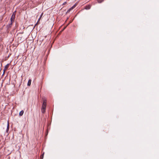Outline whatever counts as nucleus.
Instances as JSON below:
<instances>
[{
    "instance_id": "nucleus-8",
    "label": "nucleus",
    "mask_w": 159,
    "mask_h": 159,
    "mask_svg": "<svg viewBox=\"0 0 159 159\" xmlns=\"http://www.w3.org/2000/svg\"><path fill=\"white\" fill-rule=\"evenodd\" d=\"M73 9V8L71 7L67 11V12L68 13L71 10H72Z\"/></svg>"
},
{
    "instance_id": "nucleus-9",
    "label": "nucleus",
    "mask_w": 159,
    "mask_h": 159,
    "mask_svg": "<svg viewBox=\"0 0 159 159\" xmlns=\"http://www.w3.org/2000/svg\"><path fill=\"white\" fill-rule=\"evenodd\" d=\"M43 14V13H42L41 14V15H40V17H39V19L38 20V22H37V24L38 23V22H39V20H40V18H41V17H42V16Z\"/></svg>"
},
{
    "instance_id": "nucleus-15",
    "label": "nucleus",
    "mask_w": 159,
    "mask_h": 159,
    "mask_svg": "<svg viewBox=\"0 0 159 159\" xmlns=\"http://www.w3.org/2000/svg\"><path fill=\"white\" fill-rule=\"evenodd\" d=\"M16 12V11H15V12H14L12 14H15L16 15V14H15Z\"/></svg>"
},
{
    "instance_id": "nucleus-6",
    "label": "nucleus",
    "mask_w": 159,
    "mask_h": 159,
    "mask_svg": "<svg viewBox=\"0 0 159 159\" xmlns=\"http://www.w3.org/2000/svg\"><path fill=\"white\" fill-rule=\"evenodd\" d=\"M12 22H11V23L7 25V27L8 28H10L11 27L12 25Z\"/></svg>"
},
{
    "instance_id": "nucleus-11",
    "label": "nucleus",
    "mask_w": 159,
    "mask_h": 159,
    "mask_svg": "<svg viewBox=\"0 0 159 159\" xmlns=\"http://www.w3.org/2000/svg\"><path fill=\"white\" fill-rule=\"evenodd\" d=\"M9 129V125L8 124L7 126V130H8Z\"/></svg>"
},
{
    "instance_id": "nucleus-7",
    "label": "nucleus",
    "mask_w": 159,
    "mask_h": 159,
    "mask_svg": "<svg viewBox=\"0 0 159 159\" xmlns=\"http://www.w3.org/2000/svg\"><path fill=\"white\" fill-rule=\"evenodd\" d=\"M9 64H7L5 66V68H4V70H6L7 68H8V67H9Z\"/></svg>"
},
{
    "instance_id": "nucleus-5",
    "label": "nucleus",
    "mask_w": 159,
    "mask_h": 159,
    "mask_svg": "<svg viewBox=\"0 0 159 159\" xmlns=\"http://www.w3.org/2000/svg\"><path fill=\"white\" fill-rule=\"evenodd\" d=\"M90 6L89 5H88V6H86L85 7V9H90Z\"/></svg>"
},
{
    "instance_id": "nucleus-3",
    "label": "nucleus",
    "mask_w": 159,
    "mask_h": 159,
    "mask_svg": "<svg viewBox=\"0 0 159 159\" xmlns=\"http://www.w3.org/2000/svg\"><path fill=\"white\" fill-rule=\"evenodd\" d=\"M24 111L23 110L21 111L19 113V116H21L23 115Z\"/></svg>"
},
{
    "instance_id": "nucleus-4",
    "label": "nucleus",
    "mask_w": 159,
    "mask_h": 159,
    "mask_svg": "<svg viewBox=\"0 0 159 159\" xmlns=\"http://www.w3.org/2000/svg\"><path fill=\"white\" fill-rule=\"evenodd\" d=\"M31 79H30L28 82L27 85L28 86H30L31 85Z\"/></svg>"
},
{
    "instance_id": "nucleus-13",
    "label": "nucleus",
    "mask_w": 159,
    "mask_h": 159,
    "mask_svg": "<svg viewBox=\"0 0 159 159\" xmlns=\"http://www.w3.org/2000/svg\"><path fill=\"white\" fill-rule=\"evenodd\" d=\"M66 2H65L63 3V5H65V4H66Z\"/></svg>"
},
{
    "instance_id": "nucleus-14",
    "label": "nucleus",
    "mask_w": 159,
    "mask_h": 159,
    "mask_svg": "<svg viewBox=\"0 0 159 159\" xmlns=\"http://www.w3.org/2000/svg\"><path fill=\"white\" fill-rule=\"evenodd\" d=\"M44 154V153H43V155L41 156V157L42 156V157H43Z\"/></svg>"
},
{
    "instance_id": "nucleus-2",
    "label": "nucleus",
    "mask_w": 159,
    "mask_h": 159,
    "mask_svg": "<svg viewBox=\"0 0 159 159\" xmlns=\"http://www.w3.org/2000/svg\"><path fill=\"white\" fill-rule=\"evenodd\" d=\"M15 17V14H12L10 19L11 21L13 22L14 21Z\"/></svg>"
},
{
    "instance_id": "nucleus-1",
    "label": "nucleus",
    "mask_w": 159,
    "mask_h": 159,
    "mask_svg": "<svg viewBox=\"0 0 159 159\" xmlns=\"http://www.w3.org/2000/svg\"><path fill=\"white\" fill-rule=\"evenodd\" d=\"M46 102L47 100L46 99L43 100V103L41 108V112L43 113H44L45 112V110L46 107Z\"/></svg>"
},
{
    "instance_id": "nucleus-12",
    "label": "nucleus",
    "mask_w": 159,
    "mask_h": 159,
    "mask_svg": "<svg viewBox=\"0 0 159 159\" xmlns=\"http://www.w3.org/2000/svg\"><path fill=\"white\" fill-rule=\"evenodd\" d=\"M76 4H75L72 7H73V8H74L76 7Z\"/></svg>"
},
{
    "instance_id": "nucleus-10",
    "label": "nucleus",
    "mask_w": 159,
    "mask_h": 159,
    "mask_svg": "<svg viewBox=\"0 0 159 159\" xmlns=\"http://www.w3.org/2000/svg\"><path fill=\"white\" fill-rule=\"evenodd\" d=\"M103 1V0H98V2L99 3H101Z\"/></svg>"
}]
</instances>
